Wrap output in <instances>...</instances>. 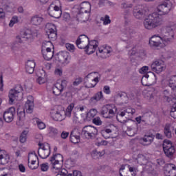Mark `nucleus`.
Wrapping results in <instances>:
<instances>
[{
	"instance_id": "9b49d317",
	"label": "nucleus",
	"mask_w": 176,
	"mask_h": 176,
	"mask_svg": "<svg viewBox=\"0 0 176 176\" xmlns=\"http://www.w3.org/2000/svg\"><path fill=\"white\" fill-rule=\"evenodd\" d=\"M163 151L165 155L169 159H173L175 155V146L173 144V142L169 140H165L163 142Z\"/></svg>"
},
{
	"instance_id": "774afa93",
	"label": "nucleus",
	"mask_w": 176,
	"mask_h": 176,
	"mask_svg": "<svg viewBox=\"0 0 176 176\" xmlns=\"http://www.w3.org/2000/svg\"><path fill=\"white\" fill-rule=\"evenodd\" d=\"M80 83H82V78H76L74 81L73 85H74V86H78V85H80Z\"/></svg>"
},
{
	"instance_id": "2eb2a0df",
	"label": "nucleus",
	"mask_w": 176,
	"mask_h": 176,
	"mask_svg": "<svg viewBox=\"0 0 176 176\" xmlns=\"http://www.w3.org/2000/svg\"><path fill=\"white\" fill-rule=\"evenodd\" d=\"M28 164L30 170H36L39 167V160L35 152H30L28 154Z\"/></svg>"
},
{
	"instance_id": "4c0bfd02",
	"label": "nucleus",
	"mask_w": 176,
	"mask_h": 176,
	"mask_svg": "<svg viewBox=\"0 0 176 176\" xmlns=\"http://www.w3.org/2000/svg\"><path fill=\"white\" fill-rule=\"evenodd\" d=\"M43 53V57L45 58L47 61H50L53 58V52L52 50H45L42 51Z\"/></svg>"
},
{
	"instance_id": "052dcab7",
	"label": "nucleus",
	"mask_w": 176,
	"mask_h": 176,
	"mask_svg": "<svg viewBox=\"0 0 176 176\" xmlns=\"http://www.w3.org/2000/svg\"><path fill=\"white\" fill-rule=\"evenodd\" d=\"M127 104H129V98L124 97V101L118 103V105H119L120 107H126Z\"/></svg>"
},
{
	"instance_id": "8fccbe9b",
	"label": "nucleus",
	"mask_w": 176,
	"mask_h": 176,
	"mask_svg": "<svg viewBox=\"0 0 176 176\" xmlns=\"http://www.w3.org/2000/svg\"><path fill=\"white\" fill-rule=\"evenodd\" d=\"M92 123L96 126H101L102 124V120H101L100 117H96L92 119Z\"/></svg>"
},
{
	"instance_id": "393cba45",
	"label": "nucleus",
	"mask_w": 176,
	"mask_h": 176,
	"mask_svg": "<svg viewBox=\"0 0 176 176\" xmlns=\"http://www.w3.org/2000/svg\"><path fill=\"white\" fill-rule=\"evenodd\" d=\"M14 115H16V109H14V107H10L3 113L4 120H6L7 123L13 122V119H14Z\"/></svg>"
},
{
	"instance_id": "680f3d73",
	"label": "nucleus",
	"mask_w": 176,
	"mask_h": 176,
	"mask_svg": "<svg viewBox=\"0 0 176 176\" xmlns=\"http://www.w3.org/2000/svg\"><path fill=\"white\" fill-rule=\"evenodd\" d=\"M5 85L3 84V75H0V91H3Z\"/></svg>"
},
{
	"instance_id": "0eeeda50",
	"label": "nucleus",
	"mask_w": 176,
	"mask_h": 176,
	"mask_svg": "<svg viewBox=\"0 0 176 176\" xmlns=\"http://www.w3.org/2000/svg\"><path fill=\"white\" fill-rule=\"evenodd\" d=\"M48 14L54 19H60L63 14V4L60 0H54L48 8Z\"/></svg>"
},
{
	"instance_id": "79ce46f5",
	"label": "nucleus",
	"mask_w": 176,
	"mask_h": 176,
	"mask_svg": "<svg viewBox=\"0 0 176 176\" xmlns=\"http://www.w3.org/2000/svg\"><path fill=\"white\" fill-rule=\"evenodd\" d=\"M97 115V110L94 109H91L87 113V120H91V119H94V117Z\"/></svg>"
},
{
	"instance_id": "2f4dec72",
	"label": "nucleus",
	"mask_w": 176,
	"mask_h": 176,
	"mask_svg": "<svg viewBox=\"0 0 176 176\" xmlns=\"http://www.w3.org/2000/svg\"><path fill=\"white\" fill-rule=\"evenodd\" d=\"M116 129V126L113 124H111L106 128H104L103 130L101 131V134L104 138H109V136H108L107 134H111L113 131Z\"/></svg>"
},
{
	"instance_id": "f8f14e48",
	"label": "nucleus",
	"mask_w": 176,
	"mask_h": 176,
	"mask_svg": "<svg viewBox=\"0 0 176 176\" xmlns=\"http://www.w3.org/2000/svg\"><path fill=\"white\" fill-rule=\"evenodd\" d=\"M86 87H95L98 82H100V76L98 73H90L85 78Z\"/></svg>"
},
{
	"instance_id": "473e14b6",
	"label": "nucleus",
	"mask_w": 176,
	"mask_h": 176,
	"mask_svg": "<svg viewBox=\"0 0 176 176\" xmlns=\"http://www.w3.org/2000/svg\"><path fill=\"white\" fill-rule=\"evenodd\" d=\"M25 69L28 74H34L35 69V61L33 60H28L25 65Z\"/></svg>"
},
{
	"instance_id": "c756f323",
	"label": "nucleus",
	"mask_w": 176,
	"mask_h": 176,
	"mask_svg": "<svg viewBox=\"0 0 176 176\" xmlns=\"http://www.w3.org/2000/svg\"><path fill=\"white\" fill-rule=\"evenodd\" d=\"M104 100V95L102 91L97 92L89 99L90 104H96L98 101H102Z\"/></svg>"
},
{
	"instance_id": "37998d69",
	"label": "nucleus",
	"mask_w": 176,
	"mask_h": 176,
	"mask_svg": "<svg viewBox=\"0 0 176 176\" xmlns=\"http://www.w3.org/2000/svg\"><path fill=\"white\" fill-rule=\"evenodd\" d=\"M104 151H98L97 150H94L91 153V156L94 159H98V157L104 156Z\"/></svg>"
},
{
	"instance_id": "f03ea898",
	"label": "nucleus",
	"mask_w": 176,
	"mask_h": 176,
	"mask_svg": "<svg viewBox=\"0 0 176 176\" xmlns=\"http://www.w3.org/2000/svg\"><path fill=\"white\" fill-rule=\"evenodd\" d=\"M164 31H166V34L164 36L153 35L150 38L149 45L153 47H166L169 42L174 39V32L171 28L165 27Z\"/></svg>"
},
{
	"instance_id": "dca6fc26",
	"label": "nucleus",
	"mask_w": 176,
	"mask_h": 176,
	"mask_svg": "<svg viewBox=\"0 0 176 176\" xmlns=\"http://www.w3.org/2000/svg\"><path fill=\"white\" fill-rule=\"evenodd\" d=\"M173 8L174 6L173 5V2L170 0H167L159 5L157 8V10L158 12V14L162 16V14H167V13H168Z\"/></svg>"
},
{
	"instance_id": "6e6552de",
	"label": "nucleus",
	"mask_w": 176,
	"mask_h": 176,
	"mask_svg": "<svg viewBox=\"0 0 176 176\" xmlns=\"http://www.w3.org/2000/svg\"><path fill=\"white\" fill-rule=\"evenodd\" d=\"M71 54L67 51H60L54 56V61L59 63L63 67L71 63Z\"/></svg>"
},
{
	"instance_id": "603ef678",
	"label": "nucleus",
	"mask_w": 176,
	"mask_h": 176,
	"mask_svg": "<svg viewBox=\"0 0 176 176\" xmlns=\"http://www.w3.org/2000/svg\"><path fill=\"white\" fill-rule=\"evenodd\" d=\"M101 21L103 22L104 25H108V24H111V19L108 15H105L104 16L102 17Z\"/></svg>"
},
{
	"instance_id": "c9c22d12",
	"label": "nucleus",
	"mask_w": 176,
	"mask_h": 176,
	"mask_svg": "<svg viewBox=\"0 0 176 176\" xmlns=\"http://www.w3.org/2000/svg\"><path fill=\"white\" fill-rule=\"evenodd\" d=\"M164 135L166 138H172L173 133L171 132V124H166L164 128Z\"/></svg>"
},
{
	"instance_id": "f704fd0d",
	"label": "nucleus",
	"mask_w": 176,
	"mask_h": 176,
	"mask_svg": "<svg viewBox=\"0 0 176 176\" xmlns=\"http://www.w3.org/2000/svg\"><path fill=\"white\" fill-rule=\"evenodd\" d=\"M21 42H23V38H21V36H17L15 42L11 45L12 50H14V52H17V50L20 49V44L19 43H21Z\"/></svg>"
},
{
	"instance_id": "9d476101",
	"label": "nucleus",
	"mask_w": 176,
	"mask_h": 176,
	"mask_svg": "<svg viewBox=\"0 0 176 176\" xmlns=\"http://www.w3.org/2000/svg\"><path fill=\"white\" fill-rule=\"evenodd\" d=\"M50 116L56 122H62L65 119V111L61 106H55L51 109Z\"/></svg>"
},
{
	"instance_id": "a18cd8bd",
	"label": "nucleus",
	"mask_w": 176,
	"mask_h": 176,
	"mask_svg": "<svg viewBox=\"0 0 176 176\" xmlns=\"http://www.w3.org/2000/svg\"><path fill=\"white\" fill-rule=\"evenodd\" d=\"M47 131L49 135H56V134H58V131L57 130V129L53 126H48L47 128Z\"/></svg>"
},
{
	"instance_id": "4468645a",
	"label": "nucleus",
	"mask_w": 176,
	"mask_h": 176,
	"mask_svg": "<svg viewBox=\"0 0 176 176\" xmlns=\"http://www.w3.org/2000/svg\"><path fill=\"white\" fill-rule=\"evenodd\" d=\"M151 69L155 74H162V72L166 71V63L162 59H157L151 64Z\"/></svg>"
},
{
	"instance_id": "69168bd1",
	"label": "nucleus",
	"mask_w": 176,
	"mask_h": 176,
	"mask_svg": "<svg viewBox=\"0 0 176 176\" xmlns=\"http://www.w3.org/2000/svg\"><path fill=\"white\" fill-rule=\"evenodd\" d=\"M127 167H128V169H129V172L132 173L131 175L132 176H135V167H132V166H127Z\"/></svg>"
},
{
	"instance_id": "49530a36",
	"label": "nucleus",
	"mask_w": 176,
	"mask_h": 176,
	"mask_svg": "<svg viewBox=\"0 0 176 176\" xmlns=\"http://www.w3.org/2000/svg\"><path fill=\"white\" fill-rule=\"evenodd\" d=\"M150 73L151 70H149V67L148 66H143L139 69V74H141V75H148Z\"/></svg>"
},
{
	"instance_id": "a878e982",
	"label": "nucleus",
	"mask_w": 176,
	"mask_h": 176,
	"mask_svg": "<svg viewBox=\"0 0 176 176\" xmlns=\"http://www.w3.org/2000/svg\"><path fill=\"white\" fill-rule=\"evenodd\" d=\"M136 162L141 166H146V170L151 171L152 170V166H151V162H148V160L142 154H139L136 158Z\"/></svg>"
},
{
	"instance_id": "e433bc0d",
	"label": "nucleus",
	"mask_w": 176,
	"mask_h": 176,
	"mask_svg": "<svg viewBox=\"0 0 176 176\" xmlns=\"http://www.w3.org/2000/svg\"><path fill=\"white\" fill-rule=\"evenodd\" d=\"M28 133H30V131H28V129H25L21 133L19 141L21 144H25V142H27V138H28Z\"/></svg>"
},
{
	"instance_id": "4be33fe9",
	"label": "nucleus",
	"mask_w": 176,
	"mask_h": 176,
	"mask_svg": "<svg viewBox=\"0 0 176 176\" xmlns=\"http://www.w3.org/2000/svg\"><path fill=\"white\" fill-rule=\"evenodd\" d=\"M97 47H98V41L96 40H89L84 50L87 54H93V53H95L96 50H97Z\"/></svg>"
},
{
	"instance_id": "bb28decb",
	"label": "nucleus",
	"mask_w": 176,
	"mask_h": 176,
	"mask_svg": "<svg viewBox=\"0 0 176 176\" xmlns=\"http://www.w3.org/2000/svg\"><path fill=\"white\" fill-rule=\"evenodd\" d=\"M164 176H176V167L173 164H168L164 168Z\"/></svg>"
},
{
	"instance_id": "f257e3e1",
	"label": "nucleus",
	"mask_w": 176,
	"mask_h": 176,
	"mask_svg": "<svg viewBox=\"0 0 176 176\" xmlns=\"http://www.w3.org/2000/svg\"><path fill=\"white\" fill-rule=\"evenodd\" d=\"M101 113L103 118L106 119H111V118L116 115L117 120L120 122V123H126L127 122L126 113H128L129 116L131 117L135 113V109L129 107L126 109V111H118V108L115 104H107L102 107Z\"/></svg>"
},
{
	"instance_id": "ea45409f",
	"label": "nucleus",
	"mask_w": 176,
	"mask_h": 176,
	"mask_svg": "<svg viewBox=\"0 0 176 176\" xmlns=\"http://www.w3.org/2000/svg\"><path fill=\"white\" fill-rule=\"evenodd\" d=\"M75 108V103H71L66 109L65 111V116L67 118H71V113H72V110Z\"/></svg>"
},
{
	"instance_id": "a19ab883",
	"label": "nucleus",
	"mask_w": 176,
	"mask_h": 176,
	"mask_svg": "<svg viewBox=\"0 0 176 176\" xmlns=\"http://www.w3.org/2000/svg\"><path fill=\"white\" fill-rule=\"evenodd\" d=\"M80 138L79 135H75V131H72L70 134V141L73 144H78V142L80 141Z\"/></svg>"
},
{
	"instance_id": "6ab92c4d",
	"label": "nucleus",
	"mask_w": 176,
	"mask_h": 176,
	"mask_svg": "<svg viewBox=\"0 0 176 176\" xmlns=\"http://www.w3.org/2000/svg\"><path fill=\"white\" fill-rule=\"evenodd\" d=\"M65 86H67V80H58L53 87V94H54V96H60V94L63 93Z\"/></svg>"
},
{
	"instance_id": "cd10ccee",
	"label": "nucleus",
	"mask_w": 176,
	"mask_h": 176,
	"mask_svg": "<svg viewBox=\"0 0 176 176\" xmlns=\"http://www.w3.org/2000/svg\"><path fill=\"white\" fill-rule=\"evenodd\" d=\"M36 83L38 85H45V83H47V73L45 70H41L40 72V74L37 76L36 79Z\"/></svg>"
},
{
	"instance_id": "423d86ee",
	"label": "nucleus",
	"mask_w": 176,
	"mask_h": 176,
	"mask_svg": "<svg viewBox=\"0 0 176 176\" xmlns=\"http://www.w3.org/2000/svg\"><path fill=\"white\" fill-rule=\"evenodd\" d=\"M144 27L146 30H153L163 24V21L156 14H149L144 21Z\"/></svg>"
},
{
	"instance_id": "ddd939ff",
	"label": "nucleus",
	"mask_w": 176,
	"mask_h": 176,
	"mask_svg": "<svg viewBox=\"0 0 176 176\" xmlns=\"http://www.w3.org/2000/svg\"><path fill=\"white\" fill-rule=\"evenodd\" d=\"M169 87L173 90L172 93H170L168 90L164 91V96L168 100V98H175L176 99V76H172L169 81Z\"/></svg>"
},
{
	"instance_id": "1a4fd4ad",
	"label": "nucleus",
	"mask_w": 176,
	"mask_h": 176,
	"mask_svg": "<svg viewBox=\"0 0 176 176\" xmlns=\"http://www.w3.org/2000/svg\"><path fill=\"white\" fill-rule=\"evenodd\" d=\"M8 102L13 105L16 101H20L23 98V87L21 85L15 89H11L8 92Z\"/></svg>"
},
{
	"instance_id": "5701e85b",
	"label": "nucleus",
	"mask_w": 176,
	"mask_h": 176,
	"mask_svg": "<svg viewBox=\"0 0 176 176\" xmlns=\"http://www.w3.org/2000/svg\"><path fill=\"white\" fill-rule=\"evenodd\" d=\"M89 37L87 36L82 34L78 37L77 40L76 41V44L78 49H86L87 44L89 43Z\"/></svg>"
},
{
	"instance_id": "5fc2aeb1",
	"label": "nucleus",
	"mask_w": 176,
	"mask_h": 176,
	"mask_svg": "<svg viewBox=\"0 0 176 176\" xmlns=\"http://www.w3.org/2000/svg\"><path fill=\"white\" fill-rule=\"evenodd\" d=\"M65 47H66L67 50L70 52V53H74V52H75V45H74V44L66 43Z\"/></svg>"
},
{
	"instance_id": "58836bf2",
	"label": "nucleus",
	"mask_w": 176,
	"mask_h": 176,
	"mask_svg": "<svg viewBox=\"0 0 176 176\" xmlns=\"http://www.w3.org/2000/svg\"><path fill=\"white\" fill-rule=\"evenodd\" d=\"M54 49L53 43L50 41H45L43 43L42 51L52 50Z\"/></svg>"
},
{
	"instance_id": "c03bdc74",
	"label": "nucleus",
	"mask_w": 176,
	"mask_h": 176,
	"mask_svg": "<svg viewBox=\"0 0 176 176\" xmlns=\"http://www.w3.org/2000/svg\"><path fill=\"white\" fill-rule=\"evenodd\" d=\"M34 120L39 130H44V129H46V124L42 122L39 118H36Z\"/></svg>"
},
{
	"instance_id": "72a5a7b5",
	"label": "nucleus",
	"mask_w": 176,
	"mask_h": 176,
	"mask_svg": "<svg viewBox=\"0 0 176 176\" xmlns=\"http://www.w3.org/2000/svg\"><path fill=\"white\" fill-rule=\"evenodd\" d=\"M153 142V135H145L143 138L140 139V142L142 145H151Z\"/></svg>"
},
{
	"instance_id": "338daca9",
	"label": "nucleus",
	"mask_w": 176,
	"mask_h": 176,
	"mask_svg": "<svg viewBox=\"0 0 176 176\" xmlns=\"http://www.w3.org/2000/svg\"><path fill=\"white\" fill-rule=\"evenodd\" d=\"M18 168H19L20 173H25V171H26L25 166L23 164H20L18 166Z\"/></svg>"
},
{
	"instance_id": "6e6d98bb",
	"label": "nucleus",
	"mask_w": 176,
	"mask_h": 176,
	"mask_svg": "<svg viewBox=\"0 0 176 176\" xmlns=\"http://www.w3.org/2000/svg\"><path fill=\"white\" fill-rule=\"evenodd\" d=\"M54 74L56 76H61L63 75V68L56 67Z\"/></svg>"
},
{
	"instance_id": "f3484780",
	"label": "nucleus",
	"mask_w": 176,
	"mask_h": 176,
	"mask_svg": "<svg viewBox=\"0 0 176 176\" xmlns=\"http://www.w3.org/2000/svg\"><path fill=\"white\" fill-rule=\"evenodd\" d=\"M45 30L50 41H56L57 39V28L56 25L48 23L46 24Z\"/></svg>"
},
{
	"instance_id": "4d7b16f0",
	"label": "nucleus",
	"mask_w": 176,
	"mask_h": 176,
	"mask_svg": "<svg viewBox=\"0 0 176 176\" xmlns=\"http://www.w3.org/2000/svg\"><path fill=\"white\" fill-rule=\"evenodd\" d=\"M170 115L171 118H173V119H176V104H174L171 107Z\"/></svg>"
},
{
	"instance_id": "e2e57ef3",
	"label": "nucleus",
	"mask_w": 176,
	"mask_h": 176,
	"mask_svg": "<svg viewBox=\"0 0 176 176\" xmlns=\"http://www.w3.org/2000/svg\"><path fill=\"white\" fill-rule=\"evenodd\" d=\"M148 78H149V75L148 74L144 75L142 78V85H143V86H148V82H146V79H148Z\"/></svg>"
},
{
	"instance_id": "39448f33",
	"label": "nucleus",
	"mask_w": 176,
	"mask_h": 176,
	"mask_svg": "<svg viewBox=\"0 0 176 176\" xmlns=\"http://www.w3.org/2000/svg\"><path fill=\"white\" fill-rule=\"evenodd\" d=\"M74 9L78 11L77 20L81 23H86L90 16L91 4L89 1H84L74 6Z\"/></svg>"
},
{
	"instance_id": "09e8293b",
	"label": "nucleus",
	"mask_w": 176,
	"mask_h": 176,
	"mask_svg": "<svg viewBox=\"0 0 176 176\" xmlns=\"http://www.w3.org/2000/svg\"><path fill=\"white\" fill-rule=\"evenodd\" d=\"M50 168L49 166V163L45 162V163H43L40 165V169L41 170V171H43V173H46V171H48Z\"/></svg>"
},
{
	"instance_id": "bf43d9fd",
	"label": "nucleus",
	"mask_w": 176,
	"mask_h": 176,
	"mask_svg": "<svg viewBox=\"0 0 176 176\" xmlns=\"http://www.w3.org/2000/svg\"><path fill=\"white\" fill-rule=\"evenodd\" d=\"M23 38H25L26 39H31L34 38V35H32V33L30 30H27L25 32V36H23Z\"/></svg>"
},
{
	"instance_id": "aec40b11",
	"label": "nucleus",
	"mask_w": 176,
	"mask_h": 176,
	"mask_svg": "<svg viewBox=\"0 0 176 176\" xmlns=\"http://www.w3.org/2000/svg\"><path fill=\"white\" fill-rule=\"evenodd\" d=\"M41 148L38 150V155L41 159H47L50 155V144L44 143L40 145Z\"/></svg>"
},
{
	"instance_id": "de8ad7c7",
	"label": "nucleus",
	"mask_w": 176,
	"mask_h": 176,
	"mask_svg": "<svg viewBox=\"0 0 176 176\" xmlns=\"http://www.w3.org/2000/svg\"><path fill=\"white\" fill-rule=\"evenodd\" d=\"M133 16L136 19H142V17L144 16V13H142V12H141V10H137V8H135L133 10Z\"/></svg>"
},
{
	"instance_id": "3c124183",
	"label": "nucleus",
	"mask_w": 176,
	"mask_h": 176,
	"mask_svg": "<svg viewBox=\"0 0 176 176\" xmlns=\"http://www.w3.org/2000/svg\"><path fill=\"white\" fill-rule=\"evenodd\" d=\"M0 176H12V174L5 168H0Z\"/></svg>"
},
{
	"instance_id": "a211bd4d",
	"label": "nucleus",
	"mask_w": 176,
	"mask_h": 176,
	"mask_svg": "<svg viewBox=\"0 0 176 176\" xmlns=\"http://www.w3.org/2000/svg\"><path fill=\"white\" fill-rule=\"evenodd\" d=\"M82 134L86 137V138H93L98 134V129L96 127L91 125L85 126L83 127Z\"/></svg>"
},
{
	"instance_id": "7c9ffc66",
	"label": "nucleus",
	"mask_w": 176,
	"mask_h": 176,
	"mask_svg": "<svg viewBox=\"0 0 176 176\" xmlns=\"http://www.w3.org/2000/svg\"><path fill=\"white\" fill-rule=\"evenodd\" d=\"M30 23L32 25H42L43 24V17L39 15H34L32 17Z\"/></svg>"
},
{
	"instance_id": "20e7f679",
	"label": "nucleus",
	"mask_w": 176,
	"mask_h": 176,
	"mask_svg": "<svg viewBox=\"0 0 176 176\" xmlns=\"http://www.w3.org/2000/svg\"><path fill=\"white\" fill-rule=\"evenodd\" d=\"M34 107V97L32 96H28L24 108L20 107L17 109L18 120L16 121V125L19 126V127L25 126L27 123V120L25 119V111L28 113H32Z\"/></svg>"
},
{
	"instance_id": "13d9d810",
	"label": "nucleus",
	"mask_w": 176,
	"mask_h": 176,
	"mask_svg": "<svg viewBox=\"0 0 176 176\" xmlns=\"http://www.w3.org/2000/svg\"><path fill=\"white\" fill-rule=\"evenodd\" d=\"M51 68H52V64L49 63H45L41 71H45L46 72V71H49L50 69H51Z\"/></svg>"
},
{
	"instance_id": "c85d7f7f",
	"label": "nucleus",
	"mask_w": 176,
	"mask_h": 176,
	"mask_svg": "<svg viewBox=\"0 0 176 176\" xmlns=\"http://www.w3.org/2000/svg\"><path fill=\"white\" fill-rule=\"evenodd\" d=\"M10 162V156L5 150L0 149V164H8Z\"/></svg>"
},
{
	"instance_id": "412c9836",
	"label": "nucleus",
	"mask_w": 176,
	"mask_h": 176,
	"mask_svg": "<svg viewBox=\"0 0 176 176\" xmlns=\"http://www.w3.org/2000/svg\"><path fill=\"white\" fill-rule=\"evenodd\" d=\"M129 56H135L142 60V58H145V52H144L141 46L136 45L129 52Z\"/></svg>"
},
{
	"instance_id": "b1692460",
	"label": "nucleus",
	"mask_w": 176,
	"mask_h": 176,
	"mask_svg": "<svg viewBox=\"0 0 176 176\" xmlns=\"http://www.w3.org/2000/svg\"><path fill=\"white\" fill-rule=\"evenodd\" d=\"M112 52V48L108 45L101 46L96 51L97 56L102 57V58H107L109 55V53Z\"/></svg>"
},
{
	"instance_id": "7ed1b4c3",
	"label": "nucleus",
	"mask_w": 176,
	"mask_h": 176,
	"mask_svg": "<svg viewBox=\"0 0 176 176\" xmlns=\"http://www.w3.org/2000/svg\"><path fill=\"white\" fill-rule=\"evenodd\" d=\"M50 170L56 176H74L72 173H68L67 170L63 168L64 164V157L63 155L57 153L52 155L50 158Z\"/></svg>"
},
{
	"instance_id": "0e129e2a",
	"label": "nucleus",
	"mask_w": 176,
	"mask_h": 176,
	"mask_svg": "<svg viewBox=\"0 0 176 176\" xmlns=\"http://www.w3.org/2000/svg\"><path fill=\"white\" fill-rule=\"evenodd\" d=\"M103 92L104 93V94H111V87H109V86L108 85H105L103 87Z\"/></svg>"
},
{
	"instance_id": "864d4df0",
	"label": "nucleus",
	"mask_w": 176,
	"mask_h": 176,
	"mask_svg": "<svg viewBox=\"0 0 176 176\" xmlns=\"http://www.w3.org/2000/svg\"><path fill=\"white\" fill-rule=\"evenodd\" d=\"M17 23H19V17L14 16L10 21L9 27L12 28L13 25H14V24H17Z\"/></svg>"
}]
</instances>
